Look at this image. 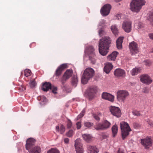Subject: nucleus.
<instances>
[{
	"mask_svg": "<svg viewBox=\"0 0 153 153\" xmlns=\"http://www.w3.org/2000/svg\"><path fill=\"white\" fill-rule=\"evenodd\" d=\"M111 41L110 38L105 36L100 39L99 41V51L100 54L105 56L109 52Z\"/></svg>",
	"mask_w": 153,
	"mask_h": 153,
	"instance_id": "obj_1",
	"label": "nucleus"
},
{
	"mask_svg": "<svg viewBox=\"0 0 153 153\" xmlns=\"http://www.w3.org/2000/svg\"><path fill=\"white\" fill-rule=\"evenodd\" d=\"M94 71L91 68H87L85 70L81 79L82 83L83 84H87L88 81L94 76Z\"/></svg>",
	"mask_w": 153,
	"mask_h": 153,
	"instance_id": "obj_2",
	"label": "nucleus"
},
{
	"mask_svg": "<svg viewBox=\"0 0 153 153\" xmlns=\"http://www.w3.org/2000/svg\"><path fill=\"white\" fill-rule=\"evenodd\" d=\"M146 3L145 0H132L130 4V9L132 11L138 13Z\"/></svg>",
	"mask_w": 153,
	"mask_h": 153,
	"instance_id": "obj_3",
	"label": "nucleus"
},
{
	"mask_svg": "<svg viewBox=\"0 0 153 153\" xmlns=\"http://www.w3.org/2000/svg\"><path fill=\"white\" fill-rule=\"evenodd\" d=\"M120 124L122 138L124 140L129 134V132L131 131V130L128 124L125 122H121Z\"/></svg>",
	"mask_w": 153,
	"mask_h": 153,
	"instance_id": "obj_4",
	"label": "nucleus"
},
{
	"mask_svg": "<svg viewBox=\"0 0 153 153\" xmlns=\"http://www.w3.org/2000/svg\"><path fill=\"white\" fill-rule=\"evenodd\" d=\"M97 89V87L91 86L88 87L86 90L85 95L90 100L93 99L96 95Z\"/></svg>",
	"mask_w": 153,
	"mask_h": 153,
	"instance_id": "obj_5",
	"label": "nucleus"
},
{
	"mask_svg": "<svg viewBox=\"0 0 153 153\" xmlns=\"http://www.w3.org/2000/svg\"><path fill=\"white\" fill-rule=\"evenodd\" d=\"M110 125V123L107 120H105L102 123H99L97 124L95 126L94 128L97 130L102 131L109 128Z\"/></svg>",
	"mask_w": 153,
	"mask_h": 153,
	"instance_id": "obj_6",
	"label": "nucleus"
},
{
	"mask_svg": "<svg viewBox=\"0 0 153 153\" xmlns=\"http://www.w3.org/2000/svg\"><path fill=\"white\" fill-rule=\"evenodd\" d=\"M128 92L126 90H119L117 92V98L118 101L124 102L126 97L128 96Z\"/></svg>",
	"mask_w": 153,
	"mask_h": 153,
	"instance_id": "obj_7",
	"label": "nucleus"
},
{
	"mask_svg": "<svg viewBox=\"0 0 153 153\" xmlns=\"http://www.w3.org/2000/svg\"><path fill=\"white\" fill-rule=\"evenodd\" d=\"M129 48L132 55H135L139 52L137 44L134 41L132 42L129 44Z\"/></svg>",
	"mask_w": 153,
	"mask_h": 153,
	"instance_id": "obj_8",
	"label": "nucleus"
},
{
	"mask_svg": "<svg viewBox=\"0 0 153 153\" xmlns=\"http://www.w3.org/2000/svg\"><path fill=\"white\" fill-rule=\"evenodd\" d=\"M109 110L111 114L117 117H120L121 115V111L118 107L114 106H111L109 107Z\"/></svg>",
	"mask_w": 153,
	"mask_h": 153,
	"instance_id": "obj_9",
	"label": "nucleus"
},
{
	"mask_svg": "<svg viewBox=\"0 0 153 153\" xmlns=\"http://www.w3.org/2000/svg\"><path fill=\"white\" fill-rule=\"evenodd\" d=\"M111 6L109 4H106L104 5L100 10V13L103 16L108 15L110 12Z\"/></svg>",
	"mask_w": 153,
	"mask_h": 153,
	"instance_id": "obj_10",
	"label": "nucleus"
},
{
	"mask_svg": "<svg viewBox=\"0 0 153 153\" xmlns=\"http://www.w3.org/2000/svg\"><path fill=\"white\" fill-rule=\"evenodd\" d=\"M75 143L74 146L76 153H83V150L81 139L79 138L76 139L75 141Z\"/></svg>",
	"mask_w": 153,
	"mask_h": 153,
	"instance_id": "obj_11",
	"label": "nucleus"
},
{
	"mask_svg": "<svg viewBox=\"0 0 153 153\" xmlns=\"http://www.w3.org/2000/svg\"><path fill=\"white\" fill-rule=\"evenodd\" d=\"M122 27L126 32H130L132 29L131 22L130 21L124 22L122 24Z\"/></svg>",
	"mask_w": 153,
	"mask_h": 153,
	"instance_id": "obj_12",
	"label": "nucleus"
},
{
	"mask_svg": "<svg viewBox=\"0 0 153 153\" xmlns=\"http://www.w3.org/2000/svg\"><path fill=\"white\" fill-rule=\"evenodd\" d=\"M140 80L143 83L147 85L150 84L152 82L151 78L147 74H143L141 76Z\"/></svg>",
	"mask_w": 153,
	"mask_h": 153,
	"instance_id": "obj_13",
	"label": "nucleus"
},
{
	"mask_svg": "<svg viewBox=\"0 0 153 153\" xmlns=\"http://www.w3.org/2000/svg\"><path fill=\"white\" fill-rule=\"evenodd\" d=\"M141 144L144 146L146 149L149 148L152 146V143L151 139L148 137L141 140Z\"/></svg>",
	"mask_w": 153,
	"mask_h": 153,
	"instance_id": "obj_14",
	"label": "nucleus"
},
{
	"mask_svg": "<svg viewBox=\"0 0 153 153\" xmlns=\"http://www.w3.org/2000/svg\"><path fill=\"white\" fill-rule=\"evenodd\" d=\"M114 75L118 77H124L126 76V73L124 70L118 68L116 69L114 71Z\"/></svg>",
	"mask_w": 153,
	"mask_h": 153,
	"instance_id": "obj_15",
	"label": "nucleus"
},
{
	"mask_svg": "<svg viewBox=\"0 0 153 153\" xmlns=\"http://www.w3.org/2000/svg\"><path fill=\"white\" fill-rule=\"evenodd\" d=\"M35 140L33 138H30L28 139L26 142V149L27 150H29L32 148L33 147L35 143Z\"/></svg>",
	"mask_w": 153,
	"mask_h": 153,
	"instance_id": "obj_16",
	"label": "nucleus"
},
{
	"mask_svg": "<svg viewBox=\"0 0 153 153\" xmlns=\"http://www.w3.org/2000/svg\"><path fill=\"white\" fill-rule=\"evenodd\" d=\"M102 98L111 102L114 101V97L111 94L107 92H103L102 95Z\"/></svg>",
	"mask_w": 153,
	"mask_h": 153,
	"instance_id": "obj_17",
	"label": "nucleus"
},
{
	"mask_svg": "<svg viewBox=\"0 0 153 153\" xmlns=\"http://www.w3.org/2000/svg\"><path fill=\"white\" fill-rule=\"evenodd\" d=\"M67 65L66 64H64L61 65L58 67L55 71V74L56 76H59L62 73V71L66 68Z\"/></svg>",
	"mask_w": 153,
	"mask_h": 153,
	"instance_id": "obj_18",
	"label": "nucleus"
},
{
	"mask_svg": "<svg viewBox=\"0 0 153 153\" xmlns=\"http://www.w3.org/2000/svg\"><path fill=\"white\" fill-rule=\"evenodd\" d=\"M87 148L88 153H98L99 152V149L94 146L88 145Z\"/></svg>",
	"mask_w": 153,
	"mask_h": 153,
	"instance_id": "obj_19",
	"label": "nucleus"
},
{
	"mask_svg": "<svg viewBox=\"0 0 153 153\" xmlns=\"http://www.w3.org/2000/svg\"><path fill=\"white\" fill-rule=\"evenodd\" d=\"M134 27L138 30L139 33H143V24L140 22H136L134 24Z\"/></svg>",
	"mask_w": 153,
	"mask_h": 153,
	"instance_id": "obj_20",
	"label": "nucleus"
},
{
	"mask_svg": "<svg viewBox=\"0 0 153 153\" xmlns=\"http://www.w3.org/2000/svg\"><path fill=\"white\" fill-rule=\"evenodd\" d=\"M113 68V66L110 62H107L105 64V66L104 68V71L107 74L109 73L110 71Z\"/></svg>",
	"mask_w": 153,
	"mask_h": 153,
	"instance_id": "obj_21",
	"label": "nucleus"
},
{
	"mask_svg": "<svg viewBox=\"0 0 153 153\" xmlns=\"http://www.w3.org/2000/svg\"><path fill=\"white\" fill-rule=\"evenodd\" d=\"M94 49L92 46H89L87 47L84 51L85 53L89 55H91L94 54Z\"/></svg>",
	"mask_w": 153,
	"mask_h": 153,
	"instance_id": "obj_22",
	"label": "nucleus"
},
{
	"mask_svg": "<svg viewBox=\"0 0 153 153\" xmlns=\"http://www.w3.org/2000/svg\"><path fill=\"white\" fill-rule=\"evenodd\" d=\"M118 54V53L117 52L115 51L113 52L111 54L107 56L108 60L109 61H115Z\"/></svg>",
	"mask_w": 153,
	"mask_h": 153,
	"instance_id": "obj_23",
	"label": "nucleus"
},
{
	"mask_svg": "<svg viewBox=\"0 0 153 153\" xmlns=\"http://www.w3.org/2000/svg\"><path fill=\"white\" fill-rule=\"evenodd\" d=\"M52 85L49 82H45L42 85V89L45 91H48L49 89L51 88Z\"/></svg>",
	"mask_w": 153,
	"mask_h": 153,
	"instance_id": "obj_24",
	"label": "nucleus"
},
{
	"mask_svg": "<svg viewBox=\"0 0 153 153\" xmlns=\"http://www.w3.org/2000/svg\"><path fill=\"white\" fill-rule=\"evenodd\" d=\"M29 153H40L41 152L40 147L36 146L32 148L29 150Z\"/></svg>",
	"mask_w": 153,
	"mask_h": 153,
	"instance_id": "obj_25",
	"label": "nucleus"
},
{
	"mask_svg": "<svg viewBox=\"0 0 153 153\" xmlns=\"http://www.w3.org/2000/svg\"><path fill=\"white\" fill-rule=\"evenodd\" d=\"M123 37H119L117 40V48L119 49L122 48V43L123 42Z\"/></svg>",
	"mask_w": 153,
	"mask_h": 153,
	"instance_id": "obj_26",
	"label": "nucleus"
},
{
	"mask_svg": "<svg viewBox=\"0 0 153 153\" xmlns=\"http://www.w3.org/2000/svg\"><path fill=\"white\" fill-rule=\"evenodd\" d=\"M82 137L84 140L87 142L89 143L92 140V136L90 134H82Z\"/></svg>",
	"mask_w": 153,
	"mask_h": 153,
	"instance_id": "obj_27",
	"label": "nucleus"
},
{
	"mask_svg": "<svg viewBox=\"0 0 153 153\" xmlns=\"http://www.w3.org/2000/svg\"><path fill=\"white\" fill-rule=\"evenodd\" d=\"M37 99L39 101V103L41 105L45 104L47 101L46 98L44 95L39 96L37 97Z\"/></svg>",
	"mask_w": 153,
	"mask_h": 153,
	"instance_id": "obj_28",
	"label": "nucleus"
},
{
	"mask_svg": "<svg viewBox=\"0 0 153 153\" xmlns=\"http://www.w3.org/2000/svg\"><path fill=\"white\" fill-rule=\"evenodd\" d=\"M72 69H68L65 72L63 76H64V77H66V79H68L72 75Z\"/></svg>",
	"mask_w": 153,
	"mask_h": 153,
	"instance_id": "obj_29",
	"label": "nucleus"
},
{
	"mask_svg": "<svg viewBox=\"0 0 153 153\" xmlns=\"http://www.w3.org/2000/svg\"><path fill=\"white\" fill-rule=\"evenodd\" d=\"M78 82V79L77 76L76 75L74 76L71 80V83L72 85L75 87L77 85Z\"/></svg>",
	"mask_w": 153,
	"mask_h": 153,
	"instance_id": "obj_30",
	"label": "nucleus"
},
{
	"mask_svg": "<svg viewBox=\"0 0 153 153\" xmlns=\"http://www.w3.org/2000/svg\"><path fill=\"white\" fill-rule=\"evenodd\" d=\"M111 29L113 33L115 36L118 35V30L116 25H112L111 27Z\"/></svg>",
	"mask_w": 153,
	"mask_h": 153,
	"instance_id": "obj_31",
	"label": "nucleus"
},
{
	"mask_svg": "<svg viewBox=\"0 0 153 153\" xmlns=\"http://www.w3.org/2000/svg\"><path fill=\"white\" fill-rule=\"evenodd\" d=\"M140 69L139 68H134L131 71V74L133 76L137 75L140 73Z\"/></svg>",
	"mask_w": 153,
	"mask_h": 153,
	"instance_id": "obj_32",
	"label": "nucleus"
},
{
	"mask_svg": "<svg viewBox=\"0 0 153 153\" xmlns=\"http://www.w3.org/2000/svg\"><path fill=\"white\" fill-rule=\"evenodd\" d=\"M89 60L90 61L91 63L94 64L96 62V56L95 54H93V55H90L89 56Z\"/></svg>",
	"mask_w": 153,
	"mask_h": 153,
	"instance_id": "obj_33",
	"label": "nucleus"
},
{
	"mask_svg": "<svg viewBox=\"0 0 153 153\" xmlns=\"http://www.w3.org/2000/svg\"><path fill=\"white\" fill-rule=\"evenodd\" d=\"M118 130V127L117 126H113L112 128V131L113 134V137H115L117 134Z\"/></svg>",
	"mask_w": 153,
	"mask_h": 153,
	"instance_id": "obj_34",
	"label": "nucleus"
},
{
	"mask_svg": "<svg viewBox=\"0 0 153 153\" xmlns=\"http://www.w3.org/2000/svg\"><path fill=\"white\" fill-rule=\"evenodd\" d=\"M85 113V109L84 108L82 111L81 112L80 114L77 116V117L75 119L76 120H78L82 117L84 115Z\"/></svg>",
	"mask_w": 153,
	"mask_h": 153,
	"instance_id": "obj_35",
	"label": "nucleus"
},
{
	"mask_svg": "<svg viewBox=\"0 0 153 153\" xmlns=\"http://www.w3.org/2000/svg\"><path fill=\"white\" fill-rule=\"evenodd\" d=\"M148 15V19L151 22H153V11L149 12Z\"/></svg>",
	"mask_w": 153,
	"mask_h": 153,
	"instance_id": "obj_36",
	"label": "nucleus"
},
{
	"mask_svg": "<svg viewBox=\"0 0 153 153\" xmlns=\"http://www.w3.org/2000/svg\"><path fill=\"white\" fill-rule=\"evenodd\" d=\"M47 153H59L58 150L56 148L51 149L50 150H48Z\"/></svg>",
	"mask_w": 153,
	"mask_h": 153,
	"instance_id": "obj_37",
	"label": "nucleus"
},
{
	"mask_svg": "<svg viewBox=\"0 0 153 153\" xmlns=\"http://www.w3.org/2000/svg\"><path fill=\"white\" fill-rule=\"evenodd\" d=\"M24 74L25 76H29L31 75V71L28 69H26L24 71Z\"/></svg>",
	"mask_w": 153,
	"mask_h": 153,
	"instance_id": "obj_38",
	"label": "nucleus"
},
{
	"mask_svg": "<svg viewBox=\"0 0 153 153\" xmlns=\"http://www.w3.org/2000/svg\"><path fill=\"white\" fill-rule=\"evenodd\" d=\"M74 133V131L72 130H69L68 132L66 133V135L69 137H71L72 136Z\"/></svg>",
	"mask_w": 153,
	"mask_h": 153,
	"instance_id": "obj_39",
	"label": "nucleus"
},
{
	"mask_svg": "<svg viewBox=\"0 0 153 153\" xmlns=\"http://www.w3.org/2000/svg\"><path fill=\"white\" fill-rule=\"evenodd\" d=\"M106 33V32L102 29H100L98 32L99 35L100 37L105 34Z\"/></svg>",
	"mask_w": 153,
	"mask_h": 153,
	"instance_id": "obj_40",
	"label": "nucleus"
},
{
	"mask_svg": "<svg viewBox=\"0 0 153 153\" xmlns=\"http://www.w3.org/2000/svg\"><path fill=\"white\" fill-rule=\"evenodd\" d=\"M84 125L85 127L89 128L93 126V124L90 122H85Z\"/></svg>",
	"mask_w": 153,
	"mask_h": 153,
	"instance_id": "obj_41",
	"label": "nucleus"
},
{
	"mask_svg": "<svg viewBox=\"0 0 153 153\" xmlns=\"http://www.w3.org/2000/svg\"><path fill=\"white\" fill-rule=\"evenodd\" d=\"M50 89L52 90V92L54 94L57 93V88L56 86L54 85H52L51 88Z\"/></svg>",
	"mask_w": 153,
	"mask_h": 153,
	"instance_id": "obj_42",
	"label": "nucleus"
},
{
	"mask_svg": "<svg viewBox=\"0 0 153 153\" xmlns=\"http://www.w3.org/2000/svg\"><path fill=\"white\" fill-rule=\"evenodd\" d=\"M133 114L137 117L140 116L141 115L140 112L138 111H135L132 112Z\"/></svg>",
	"mask_w": 153,
	"mask_h": 153,
	"instance_id": "obj_43",
	"label": "nucleus"
},
{
	"mask_svg": "<svg viewBox=\"0 0 153 153\" xmlns=\"http://www.w3.org/2000/svg\"><path fill=\"white\" fill-rule=\"evenodd\" d=\"M59 131L60 133L61 134H63L65 132V128L63 125H62L61 126L60 129Z\"/></svg>",
	"mask_w": 153,
	"mask_h": 153,
	"instance_id": "obj_44",
	"label": "nucleus"
},
{
	"mask_svg": "<svg viewBox=\"0 0 153 153\" xmlns=\"http://www.w3.org/2000/svg\"><path fill=\"white\" fill-rule=\"evenodd\" d=\"M72 126V123L70 120H68L67 121V126L68 128H71Z\"/></svg>",
	"mask_w": 153,
	"mask_h": 153,
	"instance_id": "obj_45",
	"label": "nucleus"
},
{
	"mask_svg": "<svg viewBox=\"0 0 153 153\" xmlns=\"http://www.w3.org/2000/svg\"><path fill=\"white\" fill-rule=\"evenodd\" d=\"M144 65L147 66H149L151 65L150 61L149 60H145L144 61Z\"/></svg>",
	"mask_w": 153,
	"mask_h": 153,
	"instance_id": "obj_46",
	"label": "nucleus"
},
{
	"mask_svg": "<svg viewBox=\"0 0 153 153\" xmlns=\"http://www.w3.org/2000/svg\"><path fill=\"white\" fill-rule=\"evenodd\" d=\"M30 85L31 88H34L36 85V83L35 82L34 80L31 81L30 82Z\"/></svg>",
	"mask_w": 153,
	"mask_h": 153,
	"instance_id": "obj_47",
	"label": "nucleus"
},
{
	"mask_svg": "<svg viewBox=\"0 0 153 153\" xmlns=\"http://www.w3.org/2000/svg\"><path fill=\"white\" fill-rule=\"evenodd\" d=\"M76 125L77 129H79L81 127V122H78L76 123Z\"/></svg>",
	"mask_w": 153,
	"mask_h": 153,
	"instance_id": "obj_48",
	"label": "nucleus"
},
{
	"mask_svg": "<svg viewBox=\"0 0 153 153\" xmlns=\"http://www.w3.org/2000/svg\"><path fill=\"white\" fill-rule=\"evenodd\" d=\"M68 79H66V77H64V76H63L62 78V79L61 82L62 84H64L65 83L66 81Z\"/></svg>",
	"mask_w": 153,
	"mask_h": 153,
	"instance_id": "obj_49",
	"label": "nucleus"
},
{
	"mask_svg": "<svg viewBox=\"0 0 153 153\" xmlns=\"http://www.w3.org/2000/svg\"><path fill=\"white\" fill-rule=\"evenodd\" d=\"M93 116L97 120L99 121L100 120V118L97 115L94 114H93Z\"/></svg>",
	"mask_w": 153,
	"mask_h": 153,
	"instance_id": "obj_50",
	"label": "nucleus"
},
{
	"mask_svg": "<svg viewBox=\"0 0 153 153\" xmlns=\"http://www.w3.org/2000/svg\"><path fill=\"white\" fill-rule=\"evenodd\" d=\"M133 127L135 128H138L140 126L138 123H134L133 124Z\"/></svg>",
	"mask_w": 153,
	"mask_h": 153,
	"instance_id": "obj_51",
	"label": "nucleus"
},
{
	"mask_svg": "<svg viewBox=\"0 0 153 153\" xmlns=\"http://www.w3.org/2000/svg\"><path fill=\"white\" fill-rule=\"evenodd\" d=\"M117 153H124V150L122 147L119 148Z\"/></svg>",
	"mask_w": 153,
	"mask_h": 153,
	"instance_id": "obj_52",
	"label": "nucleus"
},
{
	"mask_svg": "<svg viewBox=\"0 0 153 153\" xmlns=\"http://www.w3.org/2000/svg\"><path fill=\"white\" fill-rule=\"evenodd\" d=\"M105 21L104 20H102L99 24V25L101 26L102 25L104 24L105 23Z\"/></svg>",
	"mask_w": 153,
	"mask_h": 153,
	"instance_id": "obj_53",
	"label": "nucleus"
},
{
	"mask_svg": "<svg viewBox=\"0 0 153 153\" xmlns=\"http://www.w3.org/2000/svg\"><path fill=\"white\" fill-rule=\"evenodd\" d=\"M69 141V139L68 138H66L64 139V142L66 144L68 143Z\"/></svg>",
	"mask_w": 153,
	"mask_h": 153,
	"instance_id": "obj_54",
	"label": "nucleus"
},
{
	"mask_svg": "<svg viewBox=\"0 0 153 153\" xmlns=\"http://www.w3.org/2000/svg\"><path fill=\"white\" fill-rule=\"evenodd\" d=\"M143 92L145 93H147L149 92V90L146 88H144L143 90Z\"/></svg>",
	"mask_w": 153,
	"mask_h": 153,
	"instance_id": "obj_55",
	"label": "nucleus"
},
{
	"mask_svg": "<svg viewBox=\"0 0 153 153\" xmlns=\"http://www.w3.org/2000/svg\"><path fill=\"white\" fill-rule=\"evenodd\" d=\"M108 136L107 135L104 134L102 135V138L103 139H105L107 138Z\"/></svg>",
	"mask_w": 153,
	"mask_h": 153,
	"instance_id": "obj_56",
	"label": "nucleus"
},
{
	"mask_svg": "<svg viewBox=\"0 0 153 153\" xmlns=\"http://www.w3.org/2000/svg\"><path fill=\"white\" fill-rule=\"evenodd\" d=\"M149 36L150 39H153V33L149 34Z\"/></svg>",
	"mask_w": 153,
	"mask_h": 153,
	"instance_id": "obj_57",
	"label": "nucleus"
},
{
	"mask_svg": "<svg viewBox=\"0 0 153 153\" xmlns=\"http://www.w3.org/2000/svg\"><path fill=\"white\" fill-rule=\"evenodd\" d=\"M116 17H117V19H118L119 20L121 18V17L120 14H118L117 16H116ZM117 19V18H116Z\"/></svg>",
	"mask_w": 153,
	"mask_h": 153,
	"instance_id": "obj_58",
	"label": "nucleus"
},
{
	"mask_svg": "<svg viewBox=\"0 0 153 153\" xmlns=\"http://www.w3.org/2000/svg\"><path fill=\"white\" fill-rule=\"evenodd\" d=\"M56 131H59V126H56Z\"/></svg>",
	"mask_w": 153,
	"mask_h": 153,
	"instance_id": "obj_59",
	"label": "nucleus"
},
{
	"mask_svg": "<svg viewBox=\"0 0 153 153\" xmlns=\"http://www.w3.org/2000/svg\"><path fill=\"white\" fill-rule=\"evenodd\" d=\"M148 124L149 125L151 126L152 127H153V123L151 122H149V123H148Z\"/></svg>",
	"mask_w": 153,
	"mask_h": 153,
	"instance_id": "obj_60",
	"label": "nucleus"
},
{
	"mask_svg": "<svg viewBox=\"0 0 153 153\" xmlns=\"http://www.w3.org/2000/svg\"><path fill=\"white\" fill-rule=\"evenodd\" d=\"M116 1L117 2H119L120 1H121V0H114Z\"/></svg>",
	"mask_w": 153,
	"mask_h": 153,
	"instance_id": "obj_61",
	"label": "nucleus"
},
{
	"mask_svg": "<svg viewBox=\"0 0 153 153\" xmlns=\"http://www.w3.org/2000/svg\"><path fill=\"white\" fill-rule=\"evenodd\" d=\"M66 87V86H64V87H63V89H64V90H66V89H65Z\"/></svg>",
	"mask_w": 153,
	"mask_h": 153,
	"instance_id": "obj_62",
	"label": "nucleus"
},
{
	"mask_svg": "<svg viewBox=\"0 0 153 153\" xmlns=\"http://www.w3.org/2000/svg\"><path fill=\"white\" fill-rule=\"evenodd\" d=\"M152 52L153 53V48L152 49Z\"/></svg>",
	"mask_w": 153,
	"mask_h": 153,
	"instance_id": "obj_63",
	"label": "nucleus"
}]
</instances>
